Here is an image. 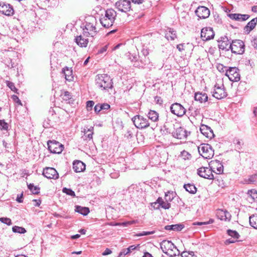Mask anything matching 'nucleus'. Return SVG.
<instances>
[{"mask_svg":"<svg viewBox=\"0 0 257 257\" xmlns=\"http://www.w3.org/2000/svg\"><path fill=\"white\" fill-rule=\"evenodd\" d=\"M63 100L68 101L71 98L70 93L68 91H65L62 95Z\"/></svg>","mask_w":257,"mask_h":257,"instance_id":"obj_43","label":"nucleus"},{"mask_svg":"<svg viewBox=\"0 0 257 257\" xmlns=\"http://www.w3.org/2000/svg\"><path fill=\"white\" fill-rule=\"evenodd\" d=\"M249 221L251 226L257 229V215H251L249 218Z\"/></svg>","mask_w":257,"mask_h":257,"instance_id":"obj_35","label":"nucleus"},{"mask_svg":"<svg viewBox=\"0 0 257 257\" xmlns=\"http://www.w3.org/2000/svg\"><path fill=\"white\" fill-rule=\"evenodd\" d=\"M137 222H138V220H132V221L121 222V226L125 227V226H127L130 225L135 224Z\"/></svg>","mask_w":257,"mask_h":257,"instance_id":"obj_49","label":"nucleus"},{"mask_svg":"<svg viewBox=\"0 0 257 257\" xmlns=\"http://www.w3.org/2000/svg\"><path fill=\"white\" fill-rule=\"evenodd\" d=\"M134 125L137 128L143 129L150 125L148 119L140 115H137L132 118Z\"/></svg>","mask_w":257,"mask_h":257,"instance_id":"obj_6","label":"nucleus"},{"mask_svg":"<svg viewBox=\"0 0 257 257\" xmlns=\"http://www.w3.org/2000/svg\"><path fill=\"white\" fill-rule=\"evenodd\" d=\"M84 35H80L77 36L75 39V42L81 47H86L88 43V39L84 38Z\"/></svg>","mask_w":257,"mask_h":257,"instance_id":"obj_25","label":"nucleus"},{"mask_svg":"<svg viewBox=\"0 0 257 257\" xmlns=\"http://www.w3.org/2000/svg\"><path fill=\"white\" fill-rule=\"evenodd\" d=\"M257 24V18L252 19L244 27V30L247 34L249 33L256 26Z\"/></svg>","mask_w":257,"mask_h":257,"instance_id":"obj_27","label":"nucleus"},{"mask_svg":"<svg viewBox=\"0 0 257 257\" xmlns=\"http://www.w3.org/2000/svg\"><path fill=\"white\" fill-rule=\"evenodd\" d=\"M201 133L208 138H211L214 136L213 131L211 128L205 124H202L200 128Z\"/></svg>","mask_w":257,"mask_h":257,"instance_id":"obj_22","label":"nucleus"},{"mask_svg":"<svg viewBox=\"0 0 257 257\" xmlns=\"http://www.w3.org/2000/svg\"><path fill=\"white\" fill-rule=\"evenodd\" d=\"M96 23V19L94 17H91L89 22H86L85 28L83 29V35L86 37H93L97 32L95 27Z\"/></svg>","mask_w":257,"mask_h":257,"instance_id":"obj_4","label":"nucleus"},{"mask_svg":"<svg viewBox=\"0 0 257 257\" xmlns=\"http://www.w3.org/2000/svg\"><path fill=\"white\" fill-rule=\"evenodd\" d=\"M212 171L210 167H201L197 170V174L201 177L213 180L214 179Z\"/></svg>","mask_w":257,"mask_h":257,"instance_id":"obj_14","label":"nucleus"},{"mask_svg":"<svg viewBox=\"0 0 257 257\" xmlns=\"http://www.w3.org/2000/svg\"><path fill=\"white\" fill-rule=\"evenodd\" d=\"M199 154L204 158L209 159L214 155V150L208 144H202L198 147Z\"/></svg>","mask_w":257,"mask_h":257,"instance_id":"obj_5","label":"nucleus"},{"mask_svg":"<svg viewBox=\"0 0 257 257\" xmlns=\"http://www.w3.org/2000/svg\"><path fill=\"white\" fill-rule=\"evenodd\" d=\"M195 14L199 19H204L209 16L210 11L205 7L199 6L195 11Z\"/></svg>","mask_w":257,"mask_h":257,"instance_id":"obj_18","label":"nucleus"},{"mask_svg":"<svg viewBox=\"0 0 257 257\" xmlns=\"http://www.w3.org/2000/svg\"><path fill=\"white\" fill-rule=\"evenodd\" d=\"M12 230L15 233H19L21 234H23L26 232V230L25 228L18 226H13L12 228Z\"/></svg>","mask_w":257,"mask_h":257,"instance_id":"obj_36","label":"nucleus"},{"mask_svg":"<svg viewBox=\"0 0 257 257\" xmlns=\"http://www.w3.org/2000/svg\"><path fill=\"white\" fill-rule=\"evenodd\" d=\"M48 149L53 154H60L64 149V146L55 140H49L47 142Z\"/></svg>","mask_w":257,"mask_h":257,"instance_id":"obj_8","label":"nucleus"},{"mask_svg":"<svg viewBox=\"0 0 257 257\" xmlns=\"http://www.w3.org/2000/svg\"><path fill=\"white\" fill-rule=\"evenodd\" d=\"M107 46L106 45L98 50L97 54H102L106 51Z\"/></svg>","mask_w":257,"mask_h":257,"instance_id":"obj_60","label":"nucleus"},{"mask_svg":"<svg viewBox=\"0 0 257 257\" xmlns=\"http://www.w3.org/2000/svg\"><path fill=\"white\" fill-rule=\"evenodd\" d=\"M101 106V110L105 111L110 108L109 104L107 103L100 104Z\"/></svg>","mask_w":257,"mask_h":257,"instance_id":"obj_55","label":"nucleus"},{"mask_svg":"<svg viewBox=\"0 0 257 257\" xmlns=\"http://www.w3.org/2000/svg\"><path fill=\"white\" fill-rule=\"evenodd\" d=\"M7 86L9 87L12 91L17 92L18 89L16 88L15 84L13 82L10 81H6Z\"/></svg>","mask_w":257,"mask_h":257,"instance_id":"obj_42","label":"nucleus"},{"mask_svg":"<svg viewBox=\"0 0 257 257\" xmlns=\"http://www.w3.org/2000/svg\"><path fill=\"white\" fill-rule=\"evenodd\" d=\"M75 211L80 214L86 216L89 212V209L86 207H82L79 205H76L75 206Z\"/></svg>","mask_w":257,"mask_h":257,"instance_id":"obj_31","label":"nucleus"},{"mask_svg":"<svg viewBox=\"0 0 257 257\" xmlns=\"http://www.w3.org/2000/svg\"><path fill=\"white\" fill-rule=\"evenodd\" d=\"M227 233L228 235L233 237L235 239L239 238L240 235L239 233L235 230H233L231 229H228L227 230Z\"/></svg>","mask_w":257,"mask_h":257,"instance_id":"obj_38","label":"nucleus"},{"mask_svg":"<svg viewBox=\"0 0 257 257\" xmlns=\"http://www.w3.org/2000/svg\"><path fill=\"white\" fill-rule=\"evenodd\" d=\"M94 111L96 113L101 111V106L100 103L97 104L94 106Z\"/></svg>","mask_w":257,"mask_h":257,"instance_id":"obj_58","label":"nucleus"},{"mask_svg":"<svg viewBox=\"0 0 257 257\" xmlns=\"http://www.w3.org/2000/svg\"><path fill=\"white\" fill-rule=\"evenodd\" d=\"M111 253H112V251L110 249L107 248L103 252L102 255H106L110 254Z\"/></svg>","mask_w":257,"mask_h":257,"instance_id":"obj_64","label":"nucleus"},{"mask_svg":"<svg viewBox=\"0 0 257 257\" xmlns=\"http://www.w3.org/2000/svg\"><path fill=\"white\" fill-rule=\"evenodd\" d=\"M230 50L232 53L237 54H242L244 52V45L242 41L235 40L232 41L230 44Z\"/></svg>","mask_w":257,"mask_h":257,"instance_id":"obj_7","label":"nucleus"},{"mask_svg":"<svg viewBox=\"0 0 257 257\" xmlns=\"http://www.w3.org/2000/svg\"><path fill=\"white\" fill-rule=\"evenodd\" d=\"M73 169L75 172H80L85 169V165L80 161H75L73 163Z\"/></svg>","mask_w":257,"mask_h":257,"instance_id":"obj_23","label":"nucleus"},{"mask_svg":"<svg viewBox=\"0 0 257 257\" xmlns=\"http://www.w3.org/2000/svg\"><path fill=\"white\" fill-rule=\"evenodd\" d=\"M62 191L63 193H65L68 195H70L72 197L75 196V192L71 189L63 188Z\"/></svg>","mask_w":257,"mask_h":257,"instance_id":"obj_41","label":"nucleus"},{"mask_svg":"<svg viewBox=\"0 0 257 257\" xmlns=\"http://www.w3.org/2000/svg\"><path fill=\"white\" fill-rule=\"evenodd\" d=\"M93 127H90L89 128H84L83 132L84 133L83 136H82V139L85 141H90L92 139V136L93 133L92 130Z\"/></svg>","mask_w":257,"mask_h":257,"instance_id":"obj_26","label":"nucleus"},{"mask_svg":"<svg viewBox=\"0 0 257 257\" xmlns=\"http://www.w3.org/2000/svg\"><path fill=\"white\" fill-rule=\"evenodd\" d=\"M12 98L14 101L16 102L17 103L20 105H22V103L21 101L19 99V97L15 95H13L12 96Z\"/></svg>","mask_w":257,"mask_h":257,"instance_id":"obj_52","label":"nucleus"},{"mask_svg":"<svg viewBox=\"0 0 257 257\" xmlns=\"http://www.w3.org/2000/svg\"><path fill=\"white\" fill-rule=\"evenodd\" d=\"M218 45L219 48L223 50L228 51L230 50V44H231L230 40L228 39L227 37L224 36L221 37L220 42Z\"/></svg>","mask_w":257,"mask_h":257,"instance_id":"obj_20","label":"nucleus"},{"mask_svg":"<svg viewBox=\"0 0 257 257\" xmlns=\"http://www.w3.org/2000/svg\"><path fill=\"white\" fill-rule=\"evenodd\" d=\"M170 111L174 114L181 117L185 114L186 110L180 103L176 102L171 105Z\"/></svg>","mask_w":257,"mask_h":257,"instance_id":"obj_11","label":"nucleus"},{"mask_svg":"<svg viewBox=\"0 0 257 257\" xmlns=\"http://www.w3.org/2000/svg\"><path fill=\"white\" fill-rule=\"evenodd\" d=\"M8 128V124L4 120H0V130H7Z\"/></svg>","mask_w":257,"mask_h":257,"instance_id":"obj_45","label":"nucleus"},{"mask_svg":"<svg viewBox=\"0 0 257 257\" xmlns=\"http://www.w3.org/2000/svg\"><path fill=\"white\" fill-rule=\"evenodd\" d=\"M209 166L212 172L216 174H221L223 172V166L221 163L217 160H212L209 163Z\"/></svg>","mask_w":257,"mask_h":257,"instance_id":"obj_13","label":"nucleus"},{"mask_svg":"<svg viewBox=\"0 0 257 257\" xmlns=\"http://www.w3.org/2000/svg\"><path fill=\"white\" fill-rule=\"evenodd\" d=\"M94 104V102L93 101L89 100L87 101L86 102V107L87 108V110L88 111H90L92 109V107L93 106Z\"/></svg>","mask_w":257,"mask_h":257,"instance_id":"obj_51","label":"nucleus"},{"mask_svg":"<svg viewBox=\"0 0 257 257\" xmlns=\"http://www.w3.org/2000/svg\"><path fill=\"white\" fill-rule=\"evenodd\" d=\"M228 17L232 19L238 21H244L247 20L250 17L249 15L246 14H229L228 15Z\"/></svg>","mask_w":257,"mask_h":257,"instance_id":"obj_21","label":"nucleus"},{"mask_svg":"<svg viewBox=\"0 0 257 257\" xmlns=\"http://www.w3.org/2000/svg\"><path fill=\"white\" fill-rule=\"evenodd\" d=\"M165 38L168 40H174L177 38L175 31L170 28H168L166 30Z\"/></svg>","mask_w":257,"mask_h":257,"instance_id":"obj_28","label":"nucleus"},{"mask_svg":"<svg viewBox=\"0 0 257 257\" xmlns=\"http://www.w3.org/2000/svg\"><path fill=\"white\" fill-rule=\"evenodd\" d=\"M43 175L48 179H57L59 178L57 171L53 168L47 167L43 170Z\"/></svg>","mask_w":257,"mask_h":257,"instance_id":"obj_17","label":"nucleus"},{"mask_svg":"<svg viewBox=\"0 0 257 257\" xmlns=\"http://www.w3.org/2000/svg\"><path fill=\"white\" fill-rule=\"evenodd\" d=\"M194 98L196 101H198L200 102H205L208 100V96L206 93H202L197 92L195 94Z\"/></svg>","mask_w":257,"mask_h":257,"instance_id":"obj_30","label":"nucleus"},{"mask_svg":"<svg viewBox=\"0 0 257 257\" xmlns=\"http://www.w3.org/2000/svg\"><path fill=\"white\" fill-rule=\"evenodd\" d=\"M164 127L167 133L169 134H173L175 128V125L173 122L172 121H166L164 125Z\"/></svg>","mask_w":257,"mask_h":257,"instance_id":"obj_29","label":"nucleus"},{"mask_svg":"<svg viewBox=\"0 0 257 257\" xmlns=\"http://www.w3.org/2000/svg\"><path fill=\"white\" fill-rule=\"evenodd\" d=\"M218 213L220 215V219L221 220L225 221H229L230 220L231 215L227 211L220 210Z\"/></svg>","mask_w":257,"mask_h":257,"instance_id":"obj_34","label":"nucleus"},{"mask_svg":"<svg viewBox=\"0 0 257 257\" xmlns=\"http://www.w3.org/2000/svg\"><path fill=\"white\" fill-rule=\"evenodd\" d=\"M115 7L118 11L127 13L131 10V3L128 0H119L115 3Z\"/></svg>","mask_w":257,"mask_h":257,"instance_id":"obj_10","label":"nucleus"},{"mask_svg":"<svg viewBox=\"0 0 257 257\" xmlns=\"http://www.w3.org/2000/svg\"><path fill=\"white\" fill-rule=\"evenodd\" d=\"M95 84L97 87L102 90H107L112 87V79L107 74H98L96 76Z\"/></svg>","mask_w":257,"mask_h":257,"instance_id":"obj_1","label":"nucleus"},{"mask_svg":"<svg viewBox=\"0 0 257 257\" xmlns=\"http://www.w3.org/2000/svg\"><path fill=\"white\" fill-rule=\"evenodd\" d=\"M161 206L164 209H168L171 207V204L170 203H168V202H167V203L164 202L163 204L161 205Z\"/></svg>","mask_w":257,"mask_h":257,"instance_id":"obj_59","label":"nucleus"},{"mask_svg":"<svg viewBox=\"0 0 257 257\" xmlns=\"http://www.w3.org/2000/svg\"><path fill=\"white\" fill-rule=\"evenodd\" d=\"M23 193L22 194H21L20 195H18L17 196V198L16 199L17 201L19 203L23 202Z\"/></svg>","mask_w":257,"mask_h":257,"instance_id":"obj_62","label":"nucleus"},{"mask_svg":"<svg viewBox=\"0 0 257 257\" xmlns=\"http://www.w3.org/2000/svg\"><path fill=\"white\" fill-rule=\"evenodd\" d=\"M160 247L163 252L170 256H175L180 253L179 250L171 241L163 240L160 243Z\"/></svg>","mask_w":257,"mask_h":257,"instance_id":"obj_3","label":"nucleus"},{"mask_svg":"<svg viewBox=\"0 0 257 257\" xmlns=\"http://www.w3.org/2000/svg\"><path fill=\"white\" fill-rule=\"evenodd\" d=\"M137 246L135 245H131L128 247L125 248L126 250V252L130 253L132 250H135Z\"/></svg>","mask_w":257,"mask_h":257,"instance_id":"obj_54","label":"nucleus"},{"mask_svg":"<svg viewBox=\"0 0 257 257\" xmlns=\"http://www.w3.org/2000/svg\"><path fill=\"white\" fill-rule=\"evenodd\" d=\"M184 188L189 193L194 194L197 191V188L193 184H187L184 185Z\"/></svg>","mask_w":257,"mask_h":257,"instance_id":"obj_33","label":"nucleus"},{"mask_svg":"<svg viewBox=\"0 0 257 257\" xmlns=\"http://www.w3.org/2000/svg\"><path fill=\"white\" fill-rule=\"evenodd\" d=\"M227 68L226 67L224 66L222 64H219L217 66V69L220 72H225V69Z\"/></svg>","mask_w":257,"mask_h":257,"instance_id":"obj_53","label":"nucleus"},{"mask_svg":"<svg viewBox=\"0 0 257 257\" xmlns=\"http://www.w3.org/2000/svg\"><path fill=\"white\" fill-rule=\"evenodd\" d=\"M174 198L173 192L168 191L165 193V199L167 202L171 201Z\"/></svg>","mask_w":257,"mask_h":257,"instance_id":"obj_39","label":"nucleus"},{"mask_svg":"<svg viewBox=\"0 0 257 257\" xmlns=\"http://www.w3.org/2000/svg\"><path fill=\"white\" fill-rule=\"evenodd\" d=\"M28 187L34 194H38L40 192V188L35 186L33 184L30 183L28 185Z\"/></svg>","mask_w":257,"mask_h":257,"instance_id":"obj_37","label":"nucleus"},{"mask_svg":"<svg viewBox=\"0 0 257 257\" xmlns=\"http://www.w3.org/2000/svg\"><path fill=\"white\" fill-rule=\"evenodd\" d=\"M225 75L233 82H237L240 79L239 69L235 67L225 69Z\"/></svg>","mask_w":257,"mask_h":257,"instance_id":"obj_9","label":"nucleus"},{"mask_svg":"<svg viewBox=\"0 0 257 257\" xmlns=\"http://www.w3.org/2000/svg\"><path fill=\"white\" fill-rule=\"evenodd\" d=\"M164 201H163V199L161 197H159L158 199L157 200V201L155 202H154L152 203V205L153 204L157 205L159 204L157 207H156V209L158 208L160 206H161L162 204H163Z\"/></svg>","mask_w":257,"mask_h":257,"instance_id":"obj_50","label":"nucleus"},{"mask_svg":"<svg viewBox=\"0 0 257 257\" xmlns=\"http://www.w3.org/2000/svg\"><path fill=\"white\" fill-rule=\"evenodd\" d=\"M214 220L213 219H210L208 221L206 222H196L194 223L193 224L194 225H207L209 224L213 223Z\"/></svg>","mask_w":257,"mask_h":257,"instance_id":"obj_47","label":"nucleus"},{"mask_svg":"<svg viewBox=\"0 0 257 257\" xmlns=\"http://www.w3.org/2000/svg\"><path fill=\"white\" fill-rule=\"evenodd\" d=\"M116 12L112 9H108L105 12L104 16L99 19L100 23L104 28H109L113 25L116 19Z\"/></svg>","mask_w":257,"mask_h":257,"instance_id":"obj_2","label":"nucleus"},{"mask_svg":"<svg viewBox=\"0 0 257 257\" xmlns=\"http://www.w3.org/2000/svg\"><path fill=\"white\" fill-rule=\"evenodd\" d=\"M172 227L174 231H180L184 228V225L181 224H173Z\"/></svg>","mask_w":257,"mask_h":257,"instance_id":"obj_48","label":"nucleus"},{"mask_svg":"<svg viewBox=\"0 0 257 257\" xmlns=\"http://www.w3.org/2000/svg\"><path fill=\"white\" fill-rule=\"evenodd\" d=\"M148 117L153 122H156L159 119V114L155 110H150L148 113Z\"/></svg>","mask_w":257,"mask_h":257,"instance_id":"obj_32","label":"nucleus"},{"mask_svg":"<svg viewBox=\"0 0 257 257\" xmlns=\"http://www.w3.org/2000/svg\"><path fill=\"white\" fill-rule=\"evenodd\" d=\"M251 45L255 49L257 50V38H254L251 41Z\"/></svg>","mask_w":257,"mask_h":257,"instance_id":"obj_63","label":"nucleus"},{"mask_svg":"<svg viewBox=\"0 0 257 257\" xmlns=\"http://www.w3.org/2000/svg\"><path fill=\"white\" fill-rule=\"evenodd\" d=\"M257 175H254L250 176L248 179V182L251 183H253L256 180Z\"/></svg>","mask_w":257,"mask_h":257,"instance_id":"obj_57","label":"nucleus"},{"mask_svg":"<svg viewBox=\"0 0 257 257\" xmlns=\"http://www.w3.org/2000/svg\"><path fill=\"white\" fill-rule=\"evenodd\" d=\"M181 157L184 160H189L191 158V155L188 152L186 151H183L181 152Z\"/></svg>","mask_w":257,"mask_h":257,"instance_id":"obj_44","label":"nucleus"},{"mask_svg":"<svg viewBox=\"0 0 257 257\" xmlns=\"http://www.w3.org/2000/svg\"><path fill=\"white\" fill-rule=\"evenodd\" d=\"M62 73L65 76V78L68 81H72L73 80V75L71 68L65 67L62 69Z\"/></svg>","mask_w":257,"mask_h":257,"instance_id":"obj_24","label":"nucleus"},{"mask_svg":"<svg viewBox=\"0 0 257 257\" xmlns=\"http://www.w3.org/2000/svg\"><path fill=\"white\" fill-rule=\"evenodd\" d=\"M212 95L217 99H221L227 96V92L225 90L223 84H222L220 86L218 85V84L214 86Z\"/></svg>","mask_w":257,"mask_h":257,"instance_id":"obj_12","label":"nucleus"},{"mask_svg":"<svg viewBox=\"0 0 257 257\" xmlns=\"http://www.w3.org/2000/svg\"><path fill=\"white\" fill-rule=\"evenodd\" d=\"M0 13L8 16H12L14 11L11 5L5 2L0 3Z\"/></svg>","mask_w":257,"mask_h":257,"instance_id":"obj_16","label":"nucleus"},{"mask_svg":"<svg viewBox=\"0 0 257 257\" xmlns=\"http://www.w3.org/2000/svg\"><path fill=\"white\" fill-rule=\"evenodd\" d=\"M214 33L212 28L206 27L201 30V37L203 41H208L214 38Z\"/></svg>","mask_w":257,"mask_h":257,"instance_id":"obj_15","label":"nucleus"},{"mask_svg":"<svg viewBox=\"0 0 257 257\" xmlns=\"http://www.w3.org/2000/svg\"><path fill=\"white\" fill-rule=\"evenodd\" d=\"M233 142L235 145L236 149L239 150L241 149V146L243 144L239 139H235Z\"/></svg>","mask_w":257,"mask_h":257,"instance_id":"obj_40","label":"nucleus"},{"mask_svg":"<svg viewBox=\"0 0 257 257\" xmlns=\"http://www.w3.org/2000/svg\"><path fill=\"white\" fill-rule=\"evenodd\" d=\"M248 194H250L253 198H257V191L254 190H251L248 191Z\"/></svg>","mask_w":257,"mask_h":257,"instance_id":"obj_56","label":"nucleus"},{"mask_svg":"<svg viewBox=\"0 0 257 257\" xmlns=\"http://www.w3.org/2000/svg\"><path fill=\"white\" fill-rule=\"evenodd\" d=\"M188 134L187 131L182 127H177L175 128L172 136L178 139H186Z\"/></svg>","mask_w":257,"mask_h":257,"instance_id":"obj_19","label":"nucleus"},{"mask_svg":"<svg viewBox=\"0 0 257 257\" xmlns=\"http://www.w3.org/2000/svg\"><path fill=\"white\" fill-rule=\"evenodd\" d=\"M126 254H128V253L126 252L125 249L124 248L119 252L118 257H124Z\"/></svg>","mask_w":257,"mask_h":257,"instance_id":"obj_61","label":"nucleus"},{"mask_svg":"<svg viewBox=\"0 0 257 257\" xmlns=\"http://www.w3.org/2000/svg\"><path fill=\"white\" fill-rule=\"evenodd\" d=\"M0 221L8 225H10L12 224L11 219L7 217L0 218Z\"/></svg>","mask_w":257,"mask_h":257,"instance_id":"obj_46","label":"nucleus"}]
</instances>
